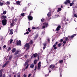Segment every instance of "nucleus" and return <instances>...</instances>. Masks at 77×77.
<instances>
[{
  "instance_id": "nucleus-1",
  "label": "nucleus",
  "mask_w": 77,
  "mask_h": 77,
  "mask_svg": "<svg viewBox=\"0 0 77 77\" xmlns=\"http://www.w3.org/2000/svg\"><path fill=\"white\" fill-rule=\"evenodd\" d=\"M21 53V51H17L15 53H14V58L15 59H16L18 57H20L21 55H19L20 53Z\"/></svg>"
},
{
  "instance_id": "nucleus-2",
  "label": "nucleus",
  "mask_w": 77,
  "mask_h": 77,
  "mask_svg": "<svg viewBox=\"0 0 77 77\" xmlns=\"http://www.w3.org/2000/svg\"><path fill=\"white\" fill-rule=\"evenodd\" d=\"M48 25V24L47 23H44L43 24V26L42 27V29H45L46 27H47Z\"/></svg>"
},
{
  "instance_id": "nucleus-3",
  "label": "nucleus",
  "mask_w": 77,
  "mask_h": 77,
  "mask_svg": "<svg viewBox=\"0 0 77 77\" xmlns=\"http://www.w3.org/2000/svg\"><path fill=\"white\" fill-rule=\"evenodd\" d=\"M7 23V20L6 19H4L2 21V23L3 26H6V25Z\"/></svg>"
},
{
  "instance_id": "nucleus-4",
  "label": "nucleus",
  "mask_w": 77,
  "mask_h": 77,
  "mask_svg": "<svg viewBox=\"0 0 77 77\" xmlns=\"http://www.w3.org/2000/svg\"><path fill=\"white\" fill-rule=\"evenodd\" d=\"M17 19L16 18L15 19H14L13 20L12 23L11 24V26H14V24H15V23H16V22L17 21Z\"/></svg>"
},
{
  "instance_id": "nucleus-5",
  "label": "nucleus",
  "mask_w": 77,
  "mask_h": 77,
  "mask_svg": "<svg viewBox=\"0 0 77 77\" xmlns=\"http://www.w3.org/2000/svg\"><path fill=\"white\" fill-rule=\"evenodd\" d=\"M41 62H39L38 63V66L37 67L38 69H39L41 68Z\"/></svg>"
},
{
  "instance_id": "nucleus-6",
  "label": "nucleus",
  "mask_w": 77,
  "mask_h": 77,
  "mask_svg": "<svg viewBox=\"0 0 77 77\" xmlns=\"http://www.w3.org/2000/svg\"><path fill=\"white\" fill-rule=\"evenodd\" d=\"M57 43H58V42H57L55 43V44L53 46V47L54 48V49H55V50H56V49H57V47H56V46L57 44Z\"/></svg>"
},
{
  "instance_id": "nucleus-7",
  "label": "nucleus",
  "mask_w": 77,
  "mask_h": 77,
  "mask_svg": "<svg viewBox=\"0 0 77 77\" xmlns=\"http://www.w3.org/2000/svg\"><path fill=\"white\" fill-rule=\"evenodd\" d=\"M76 35V34H74L73 35H72V36H69V38L71 40V39H72V38H73Z\"/></svg>"
},
{
  "instance_id": "nucleus-8",
  "label": "nucleus",
  "mask_w": 77,
  "mask_h": 77,
  "mask_svg": "<svg viewBox=\"0 0 77 77\" xmlns=\"http://www.w3.org/2000/svg\"><path fill=\"white\" fill-rule=\"evenodd\" d=\"M70 3H71V2L69 0H66L64 2L65 5H67L68 3L69 4Z\"/></svg>"
},
{
  "instance_id": "nucleus-9",
  "label": "nucleus",
  "mask_w": 77,
  "mask_h": 77,
  "mask_svg": "<svg viewBox=\"0 0 77 77\" xmlns=\"http://www.w3.org/2000/svg\"><path fill=\"white\" fill-rule=\"evenodd\" d=\"M29 43H26L25 45V47H27L26 48L27 49H29V47H30V46H29Z\"/></svg>"
},
{
  "instance_id": "nucleus-10",
  "label": "nucleus",
  "mask_w": 77,
  "mask_h": 77,
  "mask_svg": "<svg viewBox=\"0 0 77 77\" xmlns=\"http://www.w3.org/2000/svg\"><path fill=\"white\" fill-rule=\"evenodd\" d=\"M28 18L29 21H30V20H33V17L31 16H28Z\"/></svg>"
},
{
  "instance_id": "nucleus-11",
  "label": "nucleus",
  "mask_w": 77,
  "mask_h": 77,
  "mask_svg": "<svg viewBox=\"0 0 77 77\" xmlns=\"http://www.w3.org/2000/svg\"><path fill=\"white\" fill-rule=\"evenodd\" d=\"M9 62V61H7L2 66V68H5V67L6 66V65H8V63Z\"/></svg>"
},
{
  "instance_id": "nucleus-12",
  "label": "nucleus",
  "mask_w": 77,
  "mask_h": 77,
  "mask_svg": "<svg viewBox=\"0 0 77 77\" xmlns=\"http://www.w3.org/2000/svg\"><path fill=\"white\" fill-rule=\"evenodd\" d=\"M17 45H21V41L19 40L18 41H17Z\"/></svg>"
},
{
  "instance_id": "nucleus-13",
  "label": "nucleus",
  "mask_w": 77,
  "mask_h": 77,
  "mask_svg": "<svg viewBox=\"0 0 77 77\" xmlns=\"http://www.w3.org/2000/svg\"><path fill=\"white\" fill-rule=\"evenodd\" d=\"M30 61V60H26L25 63L24 65H27L28 64V63H29V62Z\"/></svg>"
},
{
  "instance_id": "nucleus-14",
  "label": "nucleus",
  "mask_w": 77,
  "mask_h": 77,
  "mask_svg": "<svg viewBox=\"0 0 77 77\" xmlns=\"http://www.w3.org/2000/svg\"><path fill=\"white\" fill-rule=\"evenodd\" d=\"M61 26H60L59 25L58 26L56 30L57 31H58V30H60V29Z\"/></svg>"
},
{
  "instance_id": "nucleus-15",
  "label": "nucleus",
  "mask_w": 77,
  "mask_h": 77,
  "mask_svg": "<svg viewBox=\"0 0 77 77\" xmlns=\"http://www.w3.org/2000/svg\"><path fill=\"white\" fill-rule=\"evenodd\" d=\"M54 67H55V66L54 65H50L49 67V68H51L52 69H53V68H54Z\"/></svg>"
},
{
  "instance_id": "nucleus-16",
  "label": "nucleus",
  "mask_w": 77,
  "mask_h": 77,
  "mask_svg": "<svg viewBox=\"0 0 77 77\" xmlns=\"http://www.w3.org/2000/svg\"><path fill=\"white\" fill-rule=\"evenodd\" d=\"M13 30H13L12 29L10 30V33L11 34V35H12V34H13V32H14Z\"/></svg>"
},
{
  "instance_id": "nucleus-17",
  "label": "nucleus",
  "mask_w": 77,
  "mask_h": 77,
  "mask_svg": "<svg viewBox=\"0 0 77 77\" xmlns=\"http://www.w3.org/2000/svg\"><path fill=\"white\" fill-rule=\"evenodd\" d=\"M34 67V65L33 64H32L30 65V68H33Z\"/></svg>"
},
{
  "instance_id": "nucleus-18",
  "label": "nucleus",
  "mask_w": 77,
  "mask_h": 77,
  "mask_svg": "<svg viewBox=\"0 0 77 77\" xmlns=\"http://www.w3.org/2000/svg\"><path fill=\"white\" fill-rule=\"evenodd\" d=\"M1 18L2 19H5V18H6L7 17L6 16H2Z\"/></svg>"
},
{
  "instance_id": "nucleus-19",
  "label": "nucleus",
  "mask_w": 77,
  "mask_h": 77,
  "mask_svg": "<svg viewBox=\"0 0 77 77\" xmlns=\"http://www.w3.org/2000/svg\"><path fill=\"white\" fill-rule=\"evenodd\" d=\"M16 51V49H15V48H14L12 49V53H14Z\"/></svg>"
},
{
  "instance_id": "nucleus-20",
  "label": "nucleus",
  "mask_w": 77,
  "mask_h": 77,
  "mask_svg": "<svg viewBox=\"0 0 77 77\" xmlns=\"http://www.w3.org/2000/svg\"><path fill=\"white\" fill-rule=\"evenodd\" d=\"M38 34L36 35L35 37H34V39H36V38H37V37H38Z\"/></svg>"
},
{
  "instance_id": "nucleus-21",
  "label": "nucleus",
  "mask_w": 77,
  "mask_h": 77,
  "mask_svg": "<svg viewBox=\"0 0 77 77\" xmlns=\"http://www.w3.org/2000/svg\"><path fill=\"white\" fill-rule=\"evenodd\" d=\"M46 46H47V45H46V44H45L44 45L43 48V50H44L45 48H46Z\"/></svg>"
},
{
  "instance_id": "nucleus-22",
  "label": "nucleus",
  "mask_w": 77,
  "mask_h": 77,
  "mask_svg": "<svg viewBox=\"0 0 77 77\" xmlns=\"http://www.w3.org/2000/svg\"><path fill=\"white\" fill-rule=\"evenodd\" d=\"M11 50V48L10 47H9L7 49L8 51H9Z\"/></svg>"
},
{
  "instance_id": "nucleus-23",
  "label": "nucleus",
  "mask_w": 77,
  "mask_h": 77,
  "mask_svg": "<svg viewBox=\"0 0 77 77\" xmlns=\"http://www.w3.org/2000/svg\"><path fill=\"white\" fill-rule=\"evenodd\" d=\"M33 56L34 57H37V56H38V54H34Z\"/></svg>"
},
{
  "instance_id": "nucleus-24",
  "label": "nucleus",
  "mask_w": 77,
  "mask_h": 77,
  "mask_svg": "<svg viewBox=\"0 0 77 77\" xmlns=\"http://www.w3.org/2000/svg\"><path fill=\"white\" fill-rule=\"evenodd\" d=\"M51 12L48 13V17H50V16H51Z\"/></svg>"
},
{
  "instance_id": "nucleus-25",
  "label": "nucleus",
  "mask_w": 77,
  "mask_h": 77,
  "mask_svg": "<svg viewBox=\"0 0 77 77\" xmlns=\"http://www.w3.org/2000/svg\"><path fill=\"white\" fill-rule=\"evenodd\" d=\"M62 45V43H61L58 45V46L59 47H60Z\"/></svg>"
},
{
  "instance_id": "nucleus-26",
  "label": "nucleus",
  "mask_w": 77,
  "mask_h": 77,
  "mask_svg": "<svg viewBox=\"0 0 77 77\" xmlns=\"http://www.w3.org/2000/svg\"><path fill=\"white\" fill-rule=\"evenodd\" d=\"M16 3L17 5H20V1L17 2Z\"/></svg>"
},
{
  "instance_id": "nucleus-27",
  "label": "nucleus",
  "mask_w": 77,
  "mask_h": 77,
  "mask_svg": "<svg viewBox=\"0 0 77 77\" xmlns=\"http://www.w3.org/2000/svg\"><path fill=\"white\" fill-rule=\"evenodd\" d=\"M0 6H3V3L2 2V1H0Z\"/></svg>"
},
{
  "instance_id": "nucleus-28",
  "label": "nucleus",
  "mask_w": 77,
  "mask_h": 77,
  "mask_svg": "<svg viewBox=\"0 0 77 77\" xmlns=\"http://www.w3.org/2000/svg\"><path fill=\"white\" fill-rule=\"evenodd\" d=\"M61 11V8H58V12H60Z\"/></svg>"
},
{
  "instance_id": "nucleus-29",
  "label": "nucleus",
  "mask_w": 77,
  "mask_h": 77,
  "mask_svg": "<svg viewBox=\"0 0 77 77\" xmlns=\"http://www.w3.org/2000/svg\"><path fill=\"white\" fill-rule=\"evenodd\" d=\"M73 5H74V3L73 2H72L70 4V6H73Z\"/></svg>"
},
{
  "instance_id": "nucleus-30",
  "label": "nucleus",
  "mask_w": 77,
  "mask_h": 77,
  "mask_svg": "<svg viewBox=\"0 0 77 77\" xmlns=\"http://www.w3.org/2000/svg\"><path fill=\"white\" fill-rule=\"evenodd\" d=\"M21 16H22V17H24V16H25V14L24 13H23L21 14Z\"/></svg>"
},
{
  "instance_id": "nucleus-31",
  "label": "nucleus",
  "mask_w": 77,
  "mask_h": 77,
  "mask_svg": "<svg viewBox=\"0 0 77 77\" xmlns=\"http://www.w3.org/2000/svg\"><path fill=\"white\" fill-rule=\"evenodd\" d=\"M36 63H37V60H34V64H36Z\"/></svg>"
},
{
  "instance_id": "nucleus-32",
  "label": "nucleus",
  "mask_w": 77,
  "mask_h": 77,
  "mask_svg": "<svg viewBox=\"0 0 77 77\" xmlns=\"http://www.w3.org/2000/svg\"><path fill=\"white\" fill-rule=\"evenodd\" d=\"M10 4V2H9L8 1L7 2L6 5H8Z\"/></svg>"
},
{
  "instance_id": "nucleus-33",
  "label": "nucleus",
  "mask_w": 77,
  "mask_h": 77,
  "mask_svg": "<svg viewBox=\"0 0 77 77\" xmlns=\"http://www.w3.org/2000/svg\"><path fill=\"white\" fill-rule=\"evenodd\" d=\"M6 14V11H4V12H3V14H4V15H5V14Z\"/></svg>"
},
{
  "instance_id": "nucleus-34",
  "label": "nucleus",
  "mask_w": 77,
  "mask_h": 77,
  "mask_svg": "<svg viewBox=\"0 0 77 77\" xmlns=\"http://www.w3.org/2000/svg\"><path fill=\"white\" fill-rule=\"evenodd\" d=\"M32 43H33V41L31 40L30 42V44H32Z\"/></svg>"
},
{
  "instance_id": "nucleus-35",
  "label": "nucleus",
  "mask_w": 77,
  "mask_h": 77,
  "mask_svg": "<svg viewBox=\"0 0 77 77\" xmlns=\"http://www.w3.org/2000/svg\"><path fill=\"white\" fill-rule=\"evenodd\" d=\"M63 62V61L62 60H61L60 61L59 63H62Z\"/></svg>"
},
{
  "instance_id": "nucleus-36",
  "label": "nucleus",
  "mask_w": 77,
  "mask_h": 77,
  "mask_svg": "<svg viewBox=\"0 0 77 77\" xmlns=\"http://www.w3.org/2000/svg\"><path fill=\"white\" fill-rule=\"evenodd\" d=\"M2 72H3V70H1L0 71V74H2Z\"/></svg>"
},
{
  "instance_id": "nucleus-37",
  "label": "nucleus",
  "mask_w": 77,
  "mask_h": 77,
  "mask_svg": "<svg viewBox=\"0 0 77 77\" xmlns=\"http://www.w3.org/2000/svg\"><path fill=\"white\" fill-rule=\"evenodd\" d=\"M13 41V40H12V39H11L10 40V44H11V43Z\"/></svg>"
},
{
  "instance_id": "nucleus-38",
  "label": "nucleus",
  "mask_w": 77,
  "mask_h": 77,
  "mask_svg": "<svg viewBox=\"0 0 77 77\" xmlns=\"http://www.w3.org/2000/svg\"><path fill=\"white\" fill-rule=\"evenodd\" d=\"M23 77H27V75H26V74H24L23 75Z\"/></svg>"
},
{
  "instance_id": "nucleus-39",
  "label": "nucleus",
  "mask_w": 77,
  "mask_h": 77,
  "mask_svg": "<svg viewBox=\"0 0 77 77\" xmlns=\"http://www.w3.org/2000/svg\"><path fill=\"white\" fill-rule=\"evenodd\" d=\"M26 34H29V32H27L26 33H25L24 34V35H26Z\"/></svg>"
},
{
  "instance_id": "nucleus-40",
  "label": "nucleus",
  "mask_w": 77,
  "mask_h": 77,
  "mask_svg": "<svg viewBox=\"0 0 77 77\" xmlns=\"http://www.w3.org/2000/svg\"><path fill=\"white\" fill-rule=\"evenodd\" d=\"M68 37H66L65 38V40L66 41H68Z\"/></svg>"
},
{
  "instance_id": "nucleus-41",
  "label": "nucleus",
  "mask_w": 77,
  "mask_h": 77,
  "mask_svg": "<svg viewBox=\"0 0 77 77\" xmlns=\"http://www.w3.org/2000/svg\"><path fill=\"white\" fill-rule=\"evenodd\" d=\"M32 29H36V28H35V26H33V27H32Z\"/></svg>"
},
{
  "instance_id": "nucleus-42",
  "label": "nucleus",
  "mask_w": 77,
  "mask_h": 77,
  "mask_svg": "<svg viewBox=\"0 0 77 77\" xmlns=\"http://www.w3.org/2000/svg\"><path fill=\"white\" fill-rule=\"evenodd\" d=\"M37 68V67H36V66H35V69H34V71H36V70Z\"/></svg>"
},
{
  "instance_id": "nucleus-43",
  "label": "nucleus",
  "mask_w": 77,
  "mask_h": 77,
  "mask_svg": "<svg viewBox=\"0 0 77 77\" xmlns=\"http://www.w3.org/2000/svg\"><path fill=\"white\" fill-rule=\"evenodd\" d=\"M66 41H64L63 42V44H66Z\"/></svg>"
},
{
  "instance_id": "nucleus-44",
  "label": "nucleus",
  "mask_w": 77,
  "mask_h": 77,
  "mask_svg": "<svg viewBox=\"0 0 77 77\" xmlns=\"http://www.w3.org/2000/svg\"><path fill=\"white\" fill-rule=\"evenodd\" d=\"M31 75H32V74H29V75H28V77H30V76H31Z\"/></svg>"
},
{
  "instance_id": "nucleus-45",
  "label": "nucleus",
  "mask_w": 77,
  "mask_h": 77,
  "mask_svg": "<svg viewBox=\"0 0 77 77\" xmlns=\"http://www.w3.org/2000/svg\"><path fill=\"white\" fill-rule=\"evenodd\" d=\"M44 33H45V31H43L42 33V35H44Z\"/></svg>"
},
{
  "instance_id": "nucleus-46",
  "label": "nucleus",
  "mask_w": 77,
  "mask_h": 77,
  "mask_svg": "<svg viewBox=\"0 0 77 77\" xmlns=\"http://www.w3.org/2000/svg\"><path fill=\"white\" fill-rule=\"evenodd\" d=\"M12 59V56H10V57H9V60H11Z\"/></svg>"
},
{
  "instance_id": "nucleus-47",
  "label": "nucleus",
  "mask_w": 77,
  "mask_h": 77,
  "mask_svg": "<svg viewBox=\"0 0 77 77\" xmlns=\"http://www.w3.org/2000/svg\"><path fill=\"white\" fill-rule=\"evenodd\" d=\"M41 21L42 22H43V21H44V19L42 18L41 20Z\"/></svg>"
},
{
  "instance_id": "nucleus-48",
  "label": "nucleus",
  "mask_w": 77,
  "mask_h": 77,
  "mask_svg": "<svg viewBox=\"0 0 77 77\" xmlns=\"http://www.w3.org/2000/svg\"><path fill=\"white\" fill-rule=\"evenodd\" d=\"M25 57V58H27V55H25L24 56Z\"/></svg>"
},
{
  "instance_id": "nucleus-49",
  "label": "nucleus",
  "mask_w": 77,
  "mask_h": 77,
  "mask_svg": "<svg viewBox=\"0 0 77 77\" xmlns=\"http://www.w3.org/2000/svg\"><path fill=\"white\" fill-rule=\"evenodd\" d=\"M74 17H77V14H75L74 15Z\"/></svg>"
},
{
  "instance_id": "nucleus-50",
  "label": "nucleus",
  "mask_w": 77,
  "mask_h": 77,
  "mask_svg": "<svg viewBox=\"0 0 77 77\" xmlns=\"http://www.w3.org/2000/svg\"><path fill=\"white\" fill-rule=\"evenodd\" d=\"M28 65H27L26 67V69H27V68H28Z\"/></svg>"
},
{
  "instance_id": "nucleus-51",
  "label": "nucleus",
  "mask_w": 77,
  "mask_h": 77,
  "mask_svg": "<svg viewBox=\"0 0 77 77\" xmlns=\"http://www.w3.org/2000/svg\"><path fill=\"white\" fill-rule=\"evenodd\" d=\"M2 77V74H0V77Z\"/></svg>"
},
{
  "instance_id": "nucleus-52",
  "label": "nucleus",
  "mask_w": 77,
  "mask_h": 77,
  "mask_svg": "<svg viewBox=\"0 0 77 77\" xmlns=\"http://www.w3.org/2000/svg\"><path fill=\"white\" fill-rule=\"evenodd\" d=\"M48 69L49 70V72H51V70H50V69Z\"/></svg>"
},
{
  "instance_id": "nucleus-53",
  "label": "nucleus",
  "mask_w": 77,
  "mask_h": 77,
  "mask_svg": "<svg viewBox=\"0 0 77 77\" xmlns=\"http://www.w3.org/2000/svg\"><path fill=\"white\" fill-rule=\"evenodd\" d=\"M62 41H63V39H61L60 40V42H62Z\"/></svg>"
},
{
  "instance_id": "nucleus-54",
  "label": "nucleus",
  "mask_w": 77,
  "mask_h": 77,
  "mask_svg": "<svg viewBox=\"0 0 77 77\" xmlns=\"http://www.w3.org/2000/svg\"><path fill=\"white\" fill-rule=\"evenodd\" d=\"M17 77H21L20 76V75H17Z\"/></svg>"
},
{
  "instance_id": "nucleus-55",
  "label": "nucleus",
  "mask_w": 77,
  "mask_h": 77,
  "mask_svg": "<svg viewBox=\"0 0 77 77\" xmlns=\"http://www.w3.org/2000/svg\"><path fill=\"white\" fill-rule=\"evenodd\" d=\"M3 48H6V45H4L3 46Z\"/></svg>"
},
{
  "instance_id": "nucleus-56",
  "label": "nucleus",
  "mask_w": 77,
  "mask_h": 77,
  "mask_svg": "<svg viewBox=\"0 0 77 77\" xmlns=\"http://www.w3.org/2000/svg\"><path fill=\"white\" fill-rule=\"evenodd\" d=\"M59 16L58 15H57V16H56V17H59Z\"/></svg>"
},
{
  "instance_id": "nucleus-57",
  "label": "nucleus",
  "mask_w": 77,
  "mask_h": 77,
  "mask_svg": "<svg viewBox=\"0 0 77 77\" xmlns=\"http://www.w3.org/2000/svg\"><path fill=\"white\" fill-rule=\"evenodd\" d=\"M66 21H69V19H67L66 20Z\"/></svg>"
},
{
  "instance_id": "nucleus-58",
  "label": "nucleus",
  "mask_w": 77,
  "mask_h": 77,
  "mask_svg": "<svg viewBox=\"0 0 77 77\" xmlns=\"http://www.w3.org/2000/svg\"><path fill=\"white\" fill-rule=\"evenodd\" d=\"M30 28H28V30H30Z\"/></svg>"
},
{
  "instance_id": "nucleus-59",
  "label": "nucleus",
  "mask_w": 77,
  "mask_h": 77,
  "mask_svg": "<svg viewBox=\"0 0 77 77\" xmlns=\"http://www.w3.org/2000/svg\"><path fill=\"white\" fill-rule=\"evenodd\" d=\"M3 77H5V74H4Z\"/></svg>"
},
{
  "instance_id": "nucleus-60",
  "label": "nucleus",
  "mask_w": 77,
  "mask_h": 77,
  "mask_svg": "<svg viewBox=\"0 0 77 77\" xmlns=\"http://www.w3.org/2000/svg\"><path fill=\"white\" fill-rule=\"evenodd\" d=\"M23 11H26V9H24Z\"/></svg>"
},
{
  "instance_id": "nucleus-61",
  "label": "nucleus",
  "mask_w": 77,
  "mask_h": 77,
  "mask_svg": "<svg viewBox=\"0 0 77 77\" xmlns=\"http://www.w3.org/2000/svg\"><path fill=\"white\" fill-rule=\"evenodd\" d=\"M36 28L37 29H39V27H37Z\"/></svg>"
},
{
  "instance_id": "nucleus-62",
  "label": "nucleus",
  "mask_w": 77,
  "mask_h": 77,
  "mask_svg": "<svg viewBox=\"0 0 77 77\" xmlns=\"http://www.w3.org/2000/svg\"><path fill=\"white\" fill-rule=\"evenodd\" d=\"M28 31H29V32H31V30H28Z\"/></svg>"
},
{
  "instance_id": "nucleus-63",
  "label": "nucleus",
  "mask_w": 77,
  "mask_h": 77,
  "mask_svg": "<svg viewBox=\"0 0 77 77\" xmlns=\"http://www.w3.org/2000/svg\"><path fill=\"white\" fill-rule=\"evenodd\" d=\"M9 76H10V77H11V75H9Z\"/></svg>"
},
{
  "instance_id": "nucleus-64",
  "label": "nucleus",
  "mask_w": 77,
  "mask_h": 77,
  "mask_svg": "<svg viewBox=\"0 0 77 77\" xmlns=\"http://www.w3.org/2000/svg\"><path fill=\"white\" fill-rule=\"evenodd\" d=\"M74 12H75V11H73V13H74Z\"/></svg>"
}]
</instances>
